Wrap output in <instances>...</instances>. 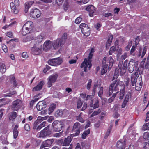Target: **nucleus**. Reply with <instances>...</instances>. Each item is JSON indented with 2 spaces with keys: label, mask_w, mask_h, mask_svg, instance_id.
I'll return each instance as SVG.
<instances>
[{
  "label": "nucleus",
  "mask_w": 149,
  "mask_h": 149,
  "mask_svg": "<svg viewBox=\"0 0 149 149\" xmlns=\"http://www.w3.org/2000/svg\"><path fill=\"white\" fill-rule=\"evenodd\" d=\"M82 104L83 103L81 100H78L77 102V108L79 109L80 108L82 105Z\"/></svg>",
  "instance_id": "680f3d73"
},
{
  "label": "nucleus",
  "mask_w": 149,
  "mask_h": 149,
  "mask_svg": "<svg viewBox=\"0 0 149 149\" xmlns=\"http://www.w3.org/2000/svg\"><path fill=\"white\" fill-rule=\"evenodd\" d=\"M2 49L4 51V52H7V47L6 45L4 44H3L2 45Z\"/></svg>",
  "instance_id": "0e129e2a"
},
{
  "label": "nucleus",
  "mask_w": 149,
  "mask_h": 149,
  "mask_svg": "<svg viewBox=\"0 0 149 149\" xmlns=\"http://www.w3.org/2000/svg\"><path fill=\"white\" fill-rule=\"evenodd\" d=\"M6 67L3 63H0V72L2 74L4 73L6 71Z\"/></svg>",
  "instance_id": "473e14b6"
},
{
  "label": "nucleus",
  "mask_w": 149,
  "mask_h": 149,
  "mask_svg": "<svg viewBox=\"0 0 149 149\" xmlns=\"http://www.w3.org/2000/svg\"><path fill=\"white\" fill-rule=\"evenodd\" d=\"M82 18L81 17H77L75 20V22L77 24H79L80 23L82 20Z\"/></svg>",
  "instance_id": "4d7b16f0"
},
{
  "label": "nucleus",
  "mask_w": 149,
  "mask_h": 149,
  "mask_svg": "<svg viewBox=\"0 0 149 149\" xmlns=\"http://www.w3.org/2000/svg\"><path fill=\"white\" fill-rule=\"evenodd\" d=\"M54 142V140L52 139H49L43 141L41 145V148L43 147H49L51 146Z\"/></svg>",
  "instance_id": "6ab92c4d"
},
{
  "label": "nucleus",
  "mask_w": 149,
  "mask_h": 149,
  "mask_svg": "<svg viewBox=\"0 0 149 149\" xmlns=\"http://www.w3.org/2000/svg\"><path fill=\"white\" fill-rule=\"evenodd\" d=\"M128 62V61L126 60L124 61L123 64L121 63H119L118 68H116L115 69L114 74L112 79V81L118 78L119 73L121 75H123L126 72Z\"/></svg>",
  "instance_id": "f257e3e1"
},
{
  "label": "nucleus",
  "mask_w": 149,
  "mask_h": 149,
  "mask_svg": "<svg viewBox=\"0 0 149 149\" xmlns=\"http://www.w3.org/2000/svg\"><path fill=\"white\" fill-rule=\"evenodd\" d=\"M90 130L89 129L85 131L82 134V138L84 139H85L86 136L90 133Z\"/></svg>",
  "instance_id": "a19ab883"
},
{
  "label": "nucleus",
  "mask_w": 149,
  "mask_h": 149,
  "mask_svg": "<svg viewBox=\"0 0 149 149\" xmlns=\"http://www.w3.org/2000/svg\"><path fill=\"white\" fill-rule=\"evenodd\" d=\"M10 83L13 84V87L15 88L17 86V84L16 81L15 77L13 75L10 77Z\"/></svg>",
  "instance_id": "7c9ffc66"
},
{
  "label": "nucleus",
  "mask_w": 149,
  "mask_h": 149,
  "mask_svg": "<svg viewBox=\"0 0 149 149\" xmlns=\"http://www.w3.org/2000/svg\"><path fill=\"white\" fill-rule=\"evenodd\" d=\"M81 113L77 116V120L79 122L83 123L84 122V120L83 119L81 116Z\"/></svg>",
  "instance_id": "49530a36"
},
{
  "label": "nucleus",
  "mask_w": 149,
  "mask_h": 149,
  "mask_svg": "<svg viewBox=\"0 0 149 149\" xmlns=\"http://www.w3.org/2000/svg\"><path fill=\"white\" fill-rule=\"evenodd\" d=\"M125 85H123L122 88L120 89V96L119 98L120 99H122L123 98L125 93Z\"/></svg>",
  "instance_id": "f704fd0d"
},
{
  "label": "nucleus",
  "mask_w": 149,
  "mask_h": 149,
  "mask_svg": "<svg viewBox=\"0 0 149 149\" xmlns=\"http://www.w3.org/2000/svg\"><path fill=\"white\" fill-rule=\"evenodd\" d=\"M51 131L49 130V126L45 127L40 132L38 133L36 136L38 138H45L49 136L51 134Z\"/></svg>",
  "instance_id": "20e7f679"
},
{
  "label": "nucleus",
  "mask_w": 149,
  "mask_h": 149,
  "mask_svg": "<svg viewBox=\"0 0 149 149\" xmlns=\"http://www.w3.org/2000/svg\"><path fill=\"white\" fill-rule=\"evenodd\" d=\"M103 87H101L100 88V90L98 92V96L101 98H102V95L103 93Z\"/></svg>",
  "instance_id": "3c124183"
},
{
  "label": "nucleus",
  "mask_w": 149,
  "mask_h": 149,
  "mask_svg": "<svg viewBox=\"0 0 149 149\" xmlns=\"http://www.w3.org/2000/svg\"><path fill=\"white\" fill-rule=\"evenodd\" d=\"M1 139L2 140V142L3 143L6 144L8 143V141H7V136H1Z\"/></svg>",
  "instance_id": "79ce46f5"
},
{
  "label": "nucleus",
  "mask_w": 149,
  "mask_h": 149,
  "mask_svg": "<svg viewBox=\"0 0 149 149\" xmlns=\"http://www.w3.org/2000/svg\"><path fill=\"white\" fill-rule=\"evenodd\" d=\"M53 42L50 40L46 41L43 44V49L45 51L50 49L52 47Z\"/></svg>",
  "instance_id": "dca6fc26"
},
{
  "label": "nucleus",
  "mask_w": 149,
  "mask_h": 149,
  "mask_svg": "<svg viewBox=\"0 0 149 149\" xmlns=\"http://www.w3.org/2000/svg\"><path fill=\"white\" fill-rule=\"evenodd\" d=\"M81 127L80 124L76 122L74 124L72 130L73 132H75L74 136L78 135L80 133V128Z\"/></svg>",
  "instance_id": "f3484780"
},
{
  "label": "nucleus",
  "mask_w": 149,
  "mask_h": 149,
  "mask_svg": "<svg viewBox=\"0 0 149 149\" xmlns=\"http://www.w3.org/2000/svg\"><path fill=\"white\" fill-rule=\"evenodd\" d=\"M53 42L52 47L54 49H58L60 47H62L65 43V40L61 38H58Z\"/></svg>",
  "instance_id": "9d476101"
},
{
  "label": "nucleus",
  "mask_w": 149,
  "mask_h": 149,
  "mask_svg": "<svg viewBox=\"0 0 149 149\" xmlns=\"http://www.w3.org/2000/svg\"><path fill=\"white\" fill-rule=\"evenodd\" d=\"M135 84L136 89L137 91L140 90L142 86V79L139 78L138 79L136 83Z\"/></svg>",
  "instance_id": "393cba45"
},
{
  "label": "nucleus",
  "mask_w": 149,
  "mask_h": 149,
  "mask_svg": "<svg viewBox=\"0 0 149 149\" xmlns=\"http://www.w3.org/2000/svg\"><path fill=\"white\" fill-rule=\"evenodd\" d=\"M64 125L63 121H54L52 124L53 130L55 132H59L61 130Z\"/></svg>",
  "instance_id": "7ed1b4c3"
},
{
  "label": "nucleus",
  "mask_w": 149,
  "mask_h": 149,
  "mask_svg": "<svg viewBox=\"0 0 149 149\" xmlns=\"http://www.w3.org/2000/svg\"><path fill=\"white\" fill-rule=\"evenodd\" d=\"M44 36L41 35H39L35 39V42L36 43L35 44H39L43 40Z\"/></svg>",
  "instance_id": "c756f323"
},
{
  "label": "nucleus",
  "mask_w": 149,
  "mask_h": 149,
  "mask_svg": "<svg viewBox=\"0 0 149 149\" xmlns=\"http://www.w3.org/2000/svg\"><path fill=\"white\" fill-rule=\"evenodd\" d=\"M143 129L144 130H149V123H147L144 125L143 126Z\"/></svg>",
  "instance_id": "864d4df0"
},
{
  "label": "nucleus",
  "mask_w": 149,
  "mask_h": 149,
  "mask_svg": "<svg viewBox=\"0 0 149 149\" xmlns=\"http://www.w3.org/2000/svg\"><path fill=\"white\" fill-rule=\"evenodd\" d=\"M138 66V63L135 62L133 60L131 59L128 63V70L130 73H132L134 70H137L139 69Z\"/></svg>",
  "instance_id": "0eeeda50"
},
{
  "label": "nucleus",
  "mask_w": 149,
  "mask_h": 149,
  "mask_svg": "<svg viewBox=\"0 0 149 149\" xmlns=\"http://www.w3.org/2000/svg\"><path fill=\"white\" fill-rule=\"evenodd\" d=\"M40 10L38 9L35 8L31 10L30 15V16L34 18H38L40 17L41 15Z\"/></svg>",
  "instance_id": "ddd939ff"
},
{
  "label": "nucleus",
  "mask_w": 149,
  "mask_h": 149,
  "mask_svg": "<svg viewBox=\"0 0 149 149\" xmlns=\"http://www.w3.org/2000/svg\"><path fill=\"white\" fill-rule=\"evenodd\" d=\"M42 45L41 44H35L31 49V52L34 55H38L42 53Z\"/></svg>",
  "instance_id": "39448f33"
},
{
  "label": "nucleus",
  "mask_w": 149,
  "mask_h": 149,
  "mask_svg": "<svg viewBox=\"0 0 149 149\" xmlns=\"http://www.w3.org/2000/svg\"><path fill=\"white\" fill-rule=\"evenodd\" d=\"M136 46L137 45H133L131 49L130 52V54L133 56H134L136 55V54L135 52L136 51Z\"/></svg>",
  "instance_id": "e433bc0d"
},
{
  "label": "nucleus",
  "mask_w": 149,
  "mask_h": 149,
  "mask_svg": "<svg viewBox=\"0 0 149 149\" xmlns=\"http://www.w3.org/2000/svg\"><path fill=\"white\" fill-rule=\"evenodd\" d=\"M116 50L115 47L114 46H113L111 47L110 49V51H109V54L110 55H111L112 53L115 51Z\"/></svg>",
  "instance_id": "5fc2aeb1"
},
{
  "label": "nucleus",
  "mask_w": 149,
  "mask_h": 149,
  "mask_svg": "<svg viewBox=\"0 0 149 149\" xmlns=\"http://www.w3.org/2000/svg\"><path fill=\"white\" fill-rule=\"evenodd\" d=\"M90 105L91 107H93V109L98 108L99 107L98 100L97 99H96L95 103L93 104V100H91Z\"/></svg>",
  "instance_id": "c85d7f7f"
},
{
  "label": "nucleus",
  "mask_w": 149,
  "mask_h": 149,
  "mask_svg": "<svg viewBox=\"0 0 149 149\" xmlns=\"http://www.w3.org/2000/svg\"><path fill=\"white\" fill-rule=\"evenodd\" d=\"M123 85H125L124 83L121 81H118L115 80L110 85L108 93L107 94V97H109L112 94L113 91H117L119 90V86L123 87Z\"/></svg>",
  "instance_id": "f03ea898"
},
{
  "label": "nucleus",
  "mask_w": 149,
  "mask_h": 149,
  "mask_svg": "<svg viewBox=\"0 0 149 149\" xmlns=\"http://www.w3.org/2000/svg\"><path fill=\"white\" fill-rule=\"evenodd\" d=\"M92 83V80L91 79L88 80V82L86 86V88L88 90L90 89Z\"/></svg>",
  "instance_id": "13d9d810"
},
{
  "label": "nucleus",
  "mask_w": 149,
  "mask_h": 149,
  "mask_svg": "<svg viewBox=\"0 0 149 149\" xmlns=\"http://www.w3.org/2000/svg\"><path fill=\"white\" fill-rule=\"evenodd\" d=\"M47 116L42 117L41 116H38L37 119L34 122V127H36V126L39 124H40L43 120H45L47 119Z\"/></svg>",
  "instance_id": "5701e85b"
},
{
  "label": "nucleus",
  "mask_w": 149,
  "mask_h": 149,
  "mask_svg": "<svg viewBox=\"0 0 149 149\" xmlns=\"http://www.w3.org/2000/svg\"><path fill=\"white\" fill-rule=\"evenodd\" d=\"M138 73V72L137 71L134 74H132L131 75V81L132 86H134L135 84L136 83V81H137V79H136V78Z\"/></svg>",
  "instance_id": "b1692460"
},
{
  "label": "nucleus",
  "mask_w": 149,
  "mask_h": 149,
  "mask_svg": "<svg viewBox=\"0 0 149 149\" xmlns=\"http://www.w3.org/2000/svg\"><path fill=\"white\" fill-rule=\"evenodd\" d=\"M46 122L45 121L43 122L42 123L36 127L35 128L37 130H39L41 129L43 127L45 126Z\"/></svg>",
  "instance_id": "58836bf2"
},
{
  "label": "nucleus",
  "mask_w": 149,
  "mask_h": 149,
  "mask_svg": "<svg viewBox=\"0 0 149 149\" xmlns=\"http://www.w3.org/2000/svg\"><path fill=\"white\" fill-rule=\"evenodd\" d=\"M23 27L31 31L33 27V22L30 21H28L24 25Z\"/></svg>",
  "instance_id": "bb28decb"
},
{
  "label": "nucleus",
  "mask_w": 149,
  "mask_h": 149,
  "mask_svg": "<svg viewBox=\"0 0 149 149\" xmlns=\"http://www.w3.org/2000/svg\"><path fill=\"white\" fill-rule=\"evenodd\" d=\"M147 49V46H146L143 47V49L141 47H140L139 52L136 54L137 56L138 57L141 56V58H143L146 53Z\"/></svg>",
  "instance_id": "a211bd4d"
},
{
  "label": "nucleus",
  "mask_w": 149,
  "mask_h": 149,
  "mask_svg": "<svg viewBox=\"0 0 149 149\" xmlns=\"http://www.w3.org/2000/svg\"><path fill=\"white\" fill-rule=\"evenodd\" d=\"M17 116V113L16 112L14 111L11 112L10 114V120L13 121L16 118Z\"/></svg>",
  "instance_id": "72a5a7b5"
},
{
  "label": "nucleus",
  "mask_w": 149,
  "mask_h": 149,
  "mask_svg": "<svg viewBox=\"0 0 149 149\" xmlns=\"http://www.w3.org/2000/svg\"><path fill=\"white\" fill-rule=\"evenodd\" d=\"M31 31L23 27L22 30V34L23 36H25L28 33H29Z\"/></svg>",
  "instance_id": "4c0bfd02"
},
{
  "label": "nucleus",
  "mask_w": 149,
  "mask_h": 149,
  "mask_svg": "<svg viewBox=\"0 0 149 149\" xmlns=\"http://www.w3.org/2000/svg\"><path fill=\"white\" fill-rule=\"evenodd\" d=\"M56 104H52L49 107L48 109V114H50L53 112L54 110L56 108Z\"/></svg>",
  "instance_id": "c9c22d12"
},
{
  "label": "nucleus",
  "mask_w": 149,
  "mask_h": 149,
  "mask_svg": "<svg viewBox=\"0 0 149 149\" xmlns=\"http://www.w3.org/2000/svg\"><path fill=\"white\" fill-rule=\"evenodd\" d=\"M72 139V138L71 136H69L65 138L62 143V146H68L71 142Z\"/></svg>",
  "instance_id": "cd10ccee"
},
{
  "label": "nucleus",
  "mask_w": 149,
  "mask_h": 149,
  "mask_svg": "<svg viewBox=\"0 0 149 149\" xmlns=\"http://www.w3.org/2000/svg\"><path fill=\"white\" fill-rule=\"evenodd\" d=\"M132 43V41L131 40L128 43L127 46L125 48V50L127 51H129L130 47H131Z\"/></svg>",
  "instance_id": "37998d69"
},
{
  "label": "nucleus",
  "mask_w": 149,
  "mask_h": 149,
  "mask_svg": "<svg viewBox=\"0 0 149 149\" xmlns=\"http://www.w3.org/2000/svg\"><path fill=\"white\" fill-rule=\"evenodd\" d=\"M142 149H149V144L147 142L144 143Z\"/></svg>",
  "instance_id": "6e6d98bb"
},
{
  "label": "nucleus",
  "mask_w": 149,
  "mask_h": 149,
  "mask_svg": "<svg viewBox=\"0 0 149 149\" xmlns=\"http://www.w3.org/2000/svg\"><path fill=\"white\" fill-rule=\"evenodd\" d=\"M46 107V102L44 101H39L36 105V108L38 111L42 110Z\"/></svg>",
  "instance_id": "4be33fe9"
},
{
  "label": "nucleus",
  "mask_w": 149,
  "mask_h": 149,
  "mask_svg": "<svg viewBox=\"0 0 149 149\" xmlns=\"http://www.w3.org/2000/svg\"><path fill=\"white\" fill-rule=\"evenodd\" d=\"M17 94V92L16 91H13L12 92H9L8 94L6 96H8L9 97H11L13 95L16 94Z\"/></svg>",
  "instance_id": "69168bd1"
},
{
  "label": "nucleus",
  "mask_w": 149,
  "mask_h": 149,
  "mask_svg": "<svg viewBox=\"0 0 149 149\" xmlns=\"http://www.w3.org/2000/svg\"><path fill=\"white\" fill-rule=\"evenodd\" d=\"M16 23L15 21H14L12 22L9 25H6L4 26L3 27V29H6V28H8L9 26H12L13 25L15 24Z\"/></svg>",
  "instance_id": "e2e57ef3"
},
{
  "label": "nucleus",
  "mask_w": 149,
  "mask_h": 149,
  "mask_svg": "<svg viewBox=\"0 0 149 149\" xmlns=\"http://www.w3.org/2000/svg\"><path fill=\"white\" fill-rule=\"evenodd\" d=\"M79 27L84 35L88 36L90 35V30L87 24L84 23H82L80 24Z\"/></svg>",
  "instance_id": "6e6552de"
},
{
  "label": "nucleus",
  "mask_w": 149,
  "mask_h": 149,
  "mask_svg": "<svg viewBox=\"0 0 149 149\" xmlns=\"http://www.w3.org/2000/svg\"><path fill=\"white\" fill-rule=\"evenodd\" d=\"M102 69L101 71V74L103 75L107 71V67L102 66Z\"/></svg>",
  "instance_id": "8fccbe9b"
},
{
  "label": "nucleus",
  "mask_w": 149,
  "mask_h": 149,
  "mask_svg": "<svg viewBox=\"0 0 149 149\" xmlns=\"http://www.w3.org/2000/svg\"><path fill=\"white\" fill-rule=\"evenodd\" d=\"M125 145L126 142L125 141L122 140L118 141L116 144L117 149H125Z\"/></svg>",
  "instance_id": "412c9836"
},
{
  "label": "nucleus",
  "mask_w": 149,
  "mask_h": 149,
  "mask_svg": "<svg viewBox=\"0 0 149 149\" xmlns=\"http://www.w3.org/2000/svg\"><path fill=\"white\" fill-rule=\"evenodd\" d=\"M112 128V126H110L109 129H108V130H107L105 135L104 136V138L105 139H106L108 137V136L109 135L110 132Z\"/></svg>",
  "instance_id": "a18cd8bd"
},
{
  "label": "nucleus",
  "mask_w": 149,
  "mask_h": 149,
  "mask_svg": "<svg viewBox=\"0 0 149 149\" xmlns=\"http://www.w3.org/2000/svg\"><path fill=\"white\" fill-rule=\"evenodd\" d=\"M62 62V58L58 57L50 60L48 61V63L51 65L56 66L61 64Z\"/></svg>",
  "instance_id": "9b49d317"
},
{
  "label": "nucleus",
  "mask_w": 149,
  "mask_h": 149,
  "mask_svg": "<svg viewBox=\"0 0 149 149\" xmlns=\"http://www.w3.org/2000/svg\"><path fill=\"white\" fill-rule=\"evenodd\" d=\"M6 36L9 37L10 38H13V34L12 32L9 31L8 32L6 33Z\"/></svg>",
  "instance_id": "774afa93"
},
{
  "label": "nucleus",
  "mask_w": 149,
  "mask_h": 149,
  "mask_svg": "<svg viewBox=\"0 0 149 149\" xmlns=\"http://www.w3.org/2000/svg\"><path fill=\"white\" fill-rule=\"evenodd\" d=\"M44 83V81H41L36 87H34L33 89V91H36L40 90L42 89Z\"/></svg>",
  "instance_id": "a878e982"
},
{
  "label": "nucleus",
  "mask_w": 149,
  "mask_h": 149,
  "mask_svg": "<svg viewBox=\"0 0 149 149\" xmlns=\"http://www.w3.org/2000/svg\"><path fill=\"white\" fill-rule=\"evenodd\" d=\"M63 115V112L62 110H57L55 113L54 115L56 117L61 116Z\"/></svg>",
  "instance_id": "ea45409f"
},
{
  "label": "nucleus",
  "mask_w": 149,
  "mask_h": 149,
  "mask_svg": "<svg viewBox=\"0 0 149 149\" xmlns=\"http://www.w3.org/2000/svg\"><path fill=\"white\" fill-rule=\"evenodd\" d=\"M31 6L28 2L25 3V13H26L28 12V9Z\"/></svg>",
  "instance_id": "09e8293b"
},
{
  "label": "nucleus",
  "mask_w": 149,
  "mask_h": 149,
  "mask_svg": "<svg viewBox=\"0 0 149 149\" xmlns=\"http://www.w3.org/2000/svg\"><path fill=\"white\" fill-rule=\"evenodd\" d=\"M114 62L113 59L111 57H104L102 61V66L108 67V65L112 67Z\"/></svg>",
  "instance_id": "1a4fd4ad"
},
{
  "label": "nucleus",
  "mask_w": 149,
  "mask_h": 149,
  "mask_svg": "<svg viewBox=\"0 0 149 149\" xmlns=\"http://www.w3.org/2000/svg\"><path fill=\"white\" fill-rule=\"evenodd\" d=\"M143 137V138L146 140L149 139V133L147 132L144 133Z\"/></svg>",
  "instance_id": "de8ad7c7"
},
{
  "label": "nucleus",
  "mask_w": 149,
  "mask_h": 149,
  "mask_svg": "<svg viewBox=\"0 0 149 149\" xmlns=\"http://www.w3.org/2000/svg\"><path fill=\"white\" fill-rule=\"evenodd\" d=\"M58 75L57 74H53L50 76L47 79L48 82L47 86L48 87H51L52 85V83L56 82Z\"/></svg>",
  "instance_id": "4468645a"
},
{
  "label": "nucleus",
  "mask_w": 149,
  "mask_h": 149,
  "mask_svg": "<svg viewBox=\"0 0 149 149\" xmlns=\"http://www.w3.org/2000/svg\"><path fill=\"white\" fill-rule=\"evenodd\" d=\"M33 39V37L30 36H28L23 39L24 42H26L27 41H30Z\"/></svg>",
  "instance_id": "603ef678"
},
{
  "label": "nucleus",
  "mask_w": 149,
  "mask_h": 149,
  "mask_svg": "<svg viewBox=\"0 0 149 149\" xmlns=\"http://www.w3.org/2000/svg\"><path fill=\"white\" fill-rule=\"evenodd\" d=\"M113 35H111L109 36L108 37V38L107 40L108 43L110 44L112 40L113 39Z\"/></svg>",
  "instance_id": "052dcab7"
},
{
  "label": "nucleus",
  "mask_w": 149,
  "mask_h": 149,
  "mask_svg": "<svg viewBox=\"0 0 149 149\" xmlns=\"http://www.w3.org/2000/svg\"><path fill=\"white\" fill-rule=\"evenodd\" d=\"M19 5V0H14V3L12 2L10 4V6L12 10V11L15 14H17L18 12V9L16 6H18Z\"/></svg>",
  "instance_id": "f8f14e48"
},
{
  "label": "nucleus",
  "mask_w": 149,
  "mask_h": 149,
  "mask_svg": "<svg viewBox=\"0 0 149 149\" xmlns=\"http://www.w3.org/2000/svg\"><path fill=\"white\" fill-rule=\"evenodd\" d=\"M18 127L17 125H15L13 130V136L14 139L16 138L18 135L19 131L17 130Z\"/></svg>",
  "instance_id": "2f4dec72"
},
{
  "label": "nucleus",
  "mask_w": 149,
  "mask_h": 149,
  "mask_svg": "<svg viewBox=\"0 0 149 149\" xmlns=\"http://www.w3.org/2000/svg\"><path fill=\"white\" fill-rule=\"evenodd\" d=\"M91 66V61L88 60L87 58H85L81 64V67L84 68V70L86 72V71L87 69L88 68V69H90Z\"/></svg>",
  "instance_id": "2eb2a0df"
},
{
  "label": "nucleus",
  "mask_w": 149,
  "mask_h": 149,
  "mask_svg": "<svg viewBox=\"0 0 149 149\" xmlns=\"http://www.w3.org/2000/svg\"><path fill=\"white\" fill-rule=\"evenodd\" d=\"M101 112V110L98 109L97 111H94L90 116V117H92L99 114Z\"/></svg>",
  "instance_id": "c03bdc74"
},
{
  "label": "nucleus",
  "mask_w": 149,
  "mask_h": 149,
  "mask_svg": "<svg viewBox=\"0 0 149 149\" xmlns=\"http://www.w3.org/2000/svg\"><path fill=\"white\" fill-rule=\"evenodd\" d=\"M23 102L21 100L17 99L14 101L11 106V109L13 111H17L23 105Z\"/></svg>",
  "instance_id": "423d86ee"
},
{
  "label": "nucleus",
  "mask_w": 149,
  "mask_h": 149,
  "mask_svg": "<svg viewBox=\"0 0 149 149\" xmlns=\"http://www.w3.org/2000/svg\"><path fill=\"white\" fill-rule=\"evenodd\" d=\"M127 57V53H125L121 56V59L123 61Z\"/></svg>",
  "instance_id": "bf43d9fd"
},
{
  "label": "nucleus",
  "mask_w": 149,
  "mask_h": 149,
  "mask_svg": "<svg viewBox=\"0 0 149 149\" xmlns=\"http://www.w3.org/2000/svg\"><path fill=\"white\" fill-rule=\"evenodd\" d=\"M22 57L25 58H27L28 57V54H27L26 52H24L22 53Z\"/></svg>",
  "instance_id": "338daca9"
},
{
  "label": "nucleus",
  "mask_w": 149,
  "mask_h": 149,
  "mask_svg": "<svg viewBox=\"0 0 149 149\" xmlns=\"http://www.w3.org/2000/svg\"><path fill=\"white\" fill-rule=\"evenodd\" d=\"M86 10L89 13V15L91 17L93 16L95 11V7L92 5H90L87 6Z\"/></svg>",
  "instance_id": "aec40b11"
}]
</instances>
